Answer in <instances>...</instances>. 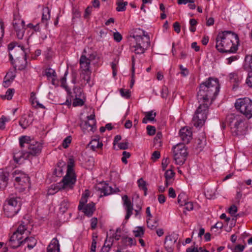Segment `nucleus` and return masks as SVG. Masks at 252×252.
Instances as JSON below:
<instances>
[{
	"label": "nucleus",
	"instance_id": "obj_1",
	"mask_svg": "<svg viewBox=\"0 0 252 252\" xmlns=\"http://www.w3.org/2000/svg\"><path fill=\"white\" fill-rule=\"evenodd\" d=\"M218 78L209 77L201 83L197 93V99L200 103L193 115L192 123L196 127H200L207 119L208 108L220 91Z\"/></svg>",
	"mask_w": 252,
	"mask_h": 252
},
{
	"label": "nucleus",
	"instance_id": "obj_2",
	"mask_svg": "<svg viewBox=\"0 0 252 252\" xmlns=\"http://www.w3.org/2000/svg\"><path fill=\"white\" fill-rule=\"evenodd\" d=\"M238 35L230 31L219 32L216 38V48L220 53H233L238 50Z\"/></svg>",
	"mask_w": 252,
	"mask_h": 252
},
{
	"label": "nucleus",
	"instance_id": "obj_3",
	"mask_svg": "<svg viewBox=\"0 0 252 252\" xmlns=\"http://www.w3.org/2000/svg\"><path fill=\"white\" fill-rule=\"evenodd\" d=\"M74 166V160L72 158H68L67 166V172L66 175L62 179V182L58 185L54 187L53 189H50L49 190L50 194H54V192H51L52 190H56V192L60 189H73L76 179L74 175L73 167Z\"/></svg>",
	"mask_w": 252,
	"mask_h": 252
},
{
	"label": "nucleus",
	"instance_id": "obj_4",
	"mask_svg": "<svg viewBox=\"0 0 252 252\" xmlns=\"http://www.w3.org/2000/svg\"><path fill=\"white\" fill-rule=\"evenodd\" d=\"M19 144L21 148H23L26 145V147L28 148V151L26 152V154L29 158L30 156H37L41 152L42 149V143L32 140L30 136H22L19 138Z\"/></svg>",
	"mask_w": 252,
	"mask_h": 252
},
{
	"label": "nucleus",
	"instance_id": "obj_5",
	"mask_svg": "<svg viewBox=\"0 0 252 252\" xmlns=\"http://www.w3.org/2000/svg\"><path fill=\"white\" fill-rule=\"evenodd\" d=\"M21 201L18 197H9L5 201L3 209L4 215L11 218L17 214L21 209Z\"/></svg>",
	"mask_w": 252,
	"mask_h": 252
},
{
	"label": "nucleus",
	"instance_id": "obj_6",
	"mask_svg": "<svg viewBox=\"0 0 252 252\" xmlns=\"http://www.w3.org/2000/svg\"><path fill=\"white\" fill-rule=\"evenodd\" d=\"M235 106L237 110L248 118L252 117V101L248 97L240 98L236 100Z\"/></svg>",
	"mask_w": 252,
	"mask_h": 252
},
{
	"label": "nucleus",
	"instance_id": "obj_7",
	"mask_svg": "<svg viewBox=\"0 0 252 252\" xmlns=\"http://www.w3.org/2000/svg\"><path fill=\"white\" fill-rule=\"evenodd\" d=\"M174 159L178 165H183L188 156L187 149L184 144L180 143L173 148Z\"/></svg>",
	"mask_w": 252,
	"mask_h": 252
},
{
	"label": "nucleus",
	"instance_id": "obj_8",
	"mask_svg": "<svg viewBox=\"0 0 252 252\" xmlns=\"http://www.w3.org/2000/svg\"><path fill=\"white\" fill-rule=\"evenodd\" d=\"M178 238V235L172 234L166 236L164 242V246L167 252H173L174 246Z\"/></svg>",
	"mask_w": 252,
	"mask_h": 252
},
{
	"label": "nucleus",
	"instance_id": "obj_9",
	"mask_svg": "<svg viewBox=\"0 0 252 252\" xmlns=\"http://www.w3.org/2000/svg\"><path fill=\"white\" fill-rule=\"evenodd\" d=\"M12 175L13 176L15 177V181L22 186H24L26 185L29 184V177L23 172L19 170H16L12 173Z\"/></svg>",
	"mask_w": 252,
	"mask_h": 252
},
{
	"label": "nucleus",
	"instance_id": "obj_10",
	"mask_svg": "<svg viewBox=\"0 0 252 252\" xmlns=\"http://www.w3.org/2000/svg\"><path fill=\"white\" fill-rule=\"evenodd\" d=\"M143 35L145 36L146 41L144 43H143L142 45H135L132 47L134 48V51L136 54H139L144 53L145 49L148 48L150 45V37L148 35L146 34L145 31H142Z\"/></svg>",
	"mask_w": 252,
	"mask_h": 252
},
{
	"label": "nucleus",
	"instance_id": "obj_11",
	"mask_svg": "<svg viewBox=\"0 0 252 252\" xmlns=\"http://www.w3.org/2000/svg\"><path fill=\"white\" fill-rule=\"evenodd\" d=\"M97 189L98 190H100V192L103 193L104 196L108 195L119 191V189L118 188H117L116 189H114L111 187L109 186L106 183H100L98 186L97 187Z\"/></svg>",
	"mask_w": 252,
	"mask_h": 252
},
{
	"label": "nucleus",
	"instance_id": "obj_12",
	"mask_svg": "<svg viewBox=\"0 0 252 252\" xmlns=\"http://www.w3.org/2000/svg\"><path fill=\"white\" fill-rule=\"evenodd\" d=\"M122 199L124 201V205L125 207V209L126 211L125 219L127 220L132 214V211L133 210V205L126 195L123 196L122 197Z\"/></svg>",
	"mask_w": 252,
	"mask_h": 252
},
{
	"label": "nucleus",
	"instance_id": "obj_13",
	"mask_svg": "<svg viewBox=\"0 0 252 252\" xmlns=\"http://www.w3.org/2000/svg\"><path fill=\"white\" fill-rule=\"evenodd\" d=\"M179 135L184 143H188L192 138V131L189 128L185 127L180 129Z\"/></svg>",
	"mask_w": 252,
	"mask_h": 252
},
{
	"label": "nucleus",
	"instance_id": "obj_14",
	"mask_svg": "<svg viewBox=\"0 0 252 252\" xmlns=\"http://www.w3.org/2000/svg\"><path fill=\"white\" fill-rule=\"evenodd\" d=\"M230 119H233L234 121V127L232 128L234 129V132L236 133V135H239L242 134V123H243V120L241 118L237 117L233 115H231Z\"/></svg>",
	"mask_w": 252,
	"mask_h": 252
},
{
	"label": "nucleus",
	"instance_id": "obj_15",
	"mask_svg": "<svg viewBox=\"0 0 252 252\" xmlns=\"http://www.w3.org/2000/svg\"><path fill=\"white\" fill-rule=\"evenodd\" d=\"M79 63L80 68L82 71L84 72L91 71L90 70L91 63L88 61L87 57L84 55H82L79 60Z\"/></svg>",
	"mask_w": 252,
	"mask_h": 252
},
{
	"label": "nucleus",
	"instance_id": "obj_16",
	"mask_svg": "<svg viewBox=\"0 0 252 252\" xmlns=\"http://www.w3.org/2000/svg\"><path fill=\"white\" fill-rule=\"evenodd\" d=\"M95 124L96 121L91 122V123L85 121L80 124V126L84 132L90 131L94 132L96 129Z\"/></svg>",
	"mask_w": 252,
	"mask_h": 252
},
{
	"label": "nucleus",
	"instance_id": "obj_17",
	"mask_svg": "<svg viewBox=\"0 0 252 252\" xmlns=\"http://www.w3.org/2000/svg\"><path fill=\"white\" fill-rule=\"evenodd\" d=\"M47 252H60V245L57 238L52 239L47 247Z\"/></svg>",
	"mask_w": 252,
	"mask_h": 252
},
{
	"label": "nucleus",
	"instance_id": "obj_18",
	"mask_svg": "<svg viewBox=\"0 0 252 252\" xmlns=\"http://www.w3.org/2000/svg\"><path fill=\"white\" fill-rule=\"evenodd\" d=\"M83 212L87 216L91 217L93 215L94 211H95V204L93 202L89 203V204L83 206Z\"/></svg>",
	"mask_w": 252,
	"mask_h": 252
},
{
	"label": "nucleus",
	"instance_id": "obj_19",
	"mask_svg": "<svg viewBox=\"0 0 252 252\" xmlns=\"http://www.w3.org/2000/svg\"><path fill=\"white\" fill-rule=\"evenodd\" d=\"M26 152L18 151L17 152H14L13 154V159L15 162L17 163H20L21 160L26 159L29 158L28 156L26 154Z\"/></svg>",
	"mask_w": 252,
	"mask_h": 252
},
{
	"label": "nucleus",
	"instance_id": "obj_20",
	"mask_svg": "<svg viewBox=\"0 0 252 252\" xmlns=\"http://www.w3.org/2000/svg\"><path fill=\"white\" fill-rule=\"evenodd\" d=\"M88 146L91 149L95 151L96 149L101 148L103 146V143L102 142H100L99 140V137H96L95 138L92 139L88 144Z\"/></svg>",
	"mask_w": 252,
	"mask_h": 252
},
{
	"label": "nucleus",
	"instance_id": "obj_21",
	"mask_svg": "<svg viewBox=\"0 0 252 252\" xmlns=\"http://www.w3.org/2000/svg\"><path fill=\"white\" fill-rule=\"evenodd\" d=\"M24 25L25 24L17 25V26L13 25L15 31L16 32L17 36L20 39H22L24 35Z\"/></svg>",
	"mask_w": 252,
	"mask_h": 252
},
{
	"label": "nucleus",
	"instance_id": "obj_22",
	"mask_svg": "<svg viewBox=\"0 0 252 252\" xmlns=\"http://www.w3.org/2000/svg\"><path fill=\"white\" fill-rule=\"evenodd\" d=\"M121 242L124 246H132L135 245L136 244L135 239L125 236L122 237Z\"/></svg>",
	"mask_w": 252,
	"mask_h": 252
},
{
	"label": "nucleus",
	"instance_id": "obj_23",
	"mask_svg": "<svg viewBox=\"0 0 252 252\" xmlns=\"http://www.w3.org/2000/svg\"><path fill=\"white\" fill-rule=\"evenodd\" d=\"M50 18V10L48 7H44L42 9V22L45 23V26H47V20Z\"/></svg>",
	"mask_w": 252,
	"mask_h": 252
},
{
	"label": "nucleus",
	"instance_id": "obj_24",
	"mask_svg": "<svg viewBox=\"0 0 252 252\" xmlns=\"http://www.w3.org/2000/svg\"><path fill=\"white\" fill-rule=\"evenodd\" d=\"M36 240L33 237H26L24 239V244L27 243V247L29 250H31L36 245Z\"/></svg>",
	"mask_w": 252,
	"mask_h": 252
},
{
	"label": "nucleus",
	"instance_id": "obj_25",
	"mask_svg": "<svg viewBox=\"0 0 252 252\" xmlns=\"http://www.w3.org/2000/svg\"><path fill=\"white\" fill-rule=\"evenodd\" d=\"M19 124L23 129H26L30 125L31 123L29 119L25 115H24L20 119Z\"/></svg>",
	"mask_w": 252,
	"mask_h": 252
},
{
	"label": "nucleus",
	"instance_id": "obj_26",
	"mask_svg": "<svg viewBox=\"0 0 252 252\" xmlns=\"http://www.w3.org/2000/svg\"><path fill=\"white\" fill-rule=\"evenodd\" d=\"M229 78L230 82L233 83V89L235 86H237L238 83L240 81L241 79L235 73H231L229 75Z\"/></svg>",
	"mask_w": 252,
	"mask_h": 252
},
{
	"label": "nucleus",
	"instance_id": "obj_27",
	"mask_svg": "<svg viewBox=\"0 0 252 252\" xmlns=\"http://www.w3.org/2000/svg\"><path fill=\"white\" fill-rule=\"evenodd\" d=\"M142 31L141 32H142ZM142 35H133V38L135 39L136 42V45H142L143 43H144L146 41L145 36L143 35V32H142Z\"/></svg>",
	"mask_w": 252,
	"mask_h": 252
},
{
	"label": "nucleus",
	"instance_id": "obj_28",
	"mask_svg": "<svg viewBox=\"0 0 252 252\" xmlns=\"http://www.w3.org/2000/svg\"><path fill=\"white\" fill-rule=\"evenodd\" d=\"M58 168H56L55 169L54 171V174L56 176H60L62 175V173L63 172L62 167L65 165V162H64L63 161H59L58 163Z\"/></svg>",
	"mask_w": 252,
	"mask_h": 252
},
{
	"label": "nucleus",
	"instance_id": "obj_29",
	"mask_svg": "<svg viewBox=\"0 0 252 252\" xmlns=\"http://www.w3.org/2000/svg\"><path fill=\"white\" fill-rule=\"evenodd\" d=\"M127 2H124L123 0H119L117 2V7L116 10L118 11H124L126 10V5H127Z\"/></svg>",
	"mask_w": 252,
	"mask_h": 252
},
{
	"label": "nucleus",
	"instance_id": "obj_30",
	"mask_svg": "<svg viewBox=\"0 0 252 252\" xmlns=\"http://www.w3.org/2000/svg\"><path fill=\"white\" fill-rule=\"evenodd\" d=\"M245 65H248L250 68V72H252V54L246 56L245 58Z\"/></svg>",
	"mask_w": 252,
	"mask_h": 252
},
{
	"label": "nucleus",
	"instance_id": "obj_31",
	"mask_svg": "<svg viewBox=\"0 0 252 252\" xmlns=\"http://www.w3.org/2000/svg\"><path fill=\"white\" fill-rule=\"evenodd\" d=\"M137 183L139 188L144 191V195L146 196L147 195V188L146 187V182L144 181L142 178H140L138 180Z\"/></svg>",
	"mask_w": 252,
	"mask_h": 252
},
{
	"label": "nucleus",
	"instance_id": "obj_32",
	"mask_svg": "<svg viewBox=\"0 0 252 252\" xmlns=\"http://www.w3.org/2000/svg\"><path fill=\"white\" fill-rule=\"evenodd\" d=\"M88 61L93 64H96L99 60V57L95 53H93L89 55L87 57Z\"/></svg>",
	"mask_w": 252,
	"mask_h": 252
},
{
	"label": "nucleus",
	"instance_id": "obj_33",
	"mask_svg": "<svg viewBox=\"0 0 252 252\" xmlns=\"http://www.w3.org/2000/svg\"><path fill=\"white\" fill-rule=\"evenodd\" d=\"M44 75H46L48 78L56 77V73L54 69L48 68L45 70Z\"/></svg>",
	"mask_w": 252,
	"mask_h": 252
},
{
	"label": "nucleus",
	"instance_id": "obj_34",
	"mask_svg": "<svg viewBox=\"0 0 252 252\" xmlns=\"http://www.w3.org/2000/svg\"><path fill=\"white\" fill-rule=\"evenodd\" d=\"M147 224L148 227L151 229H155L158 226V220L152 221L150 218L147 220Z\"/></svg>",
	"mask_w": 252,
	"mask_h": 252
},
{
	"label": "nucleus",
	"instance_id": "obj_35",
	"mask_svg": "<svg viewBox=\"0 0 252 252\" xmlns=\"http://www.w3.org/2000/svg\"><path fill=\"white\" fill-rule=\"evenodd\" d=\"M24 244V240L22 241H19V240H15L14 241H12L11 238H10L9 240V246L12 249H16L18 247L20 246L21 245Z\"/></svg>",
	"mask_w": 252,
	"mask_h": 252
},
{
	"label": "nucleus",
	"instance_id": "obj_36",
	"mask_svg": "<svg viewBox=\"0 0 252 252\" xmlns=\"http://www.w3.org/2000/svg\"><path fill=\"white\" fill-rule=\"evenodd\" d=\"M69 206V202L67 199H64L61 203L60 209L63 212H65Z\"/></svg>",
	"mask_w": 252,
	"mask_h": 252
},
{
	"label": "nucleus",
	"instance_id": "obj_37",
	"mask_svg": "<svg viewBox=\"0 0 252 252\" xmlns=\"http://www.w3.org/2000/svg\"><path fill=\"white\" fill-rule=\"evenodd\" d=\"M25 24L23 20L21 19L20 16L18 15L14 14L13 21L12 23L13 25L17 26V25Z\"/></svg>",
	"mask_w": 252,
	"mask_h": 252
},
{
	"label": "nucleus",
	"instance_id": "obj_38",
	"mask_svg": "<svg viewBox=\"0 0 252 252\" xmlns=\"http://www.w3.org/2000/svg\"><path fill=\"white\" fill-rule=\"evenodd\" d=\"M187 196L184 193H180L178 196V202L181 206H183L186 202Z\"/></svg>",
	"mask_w": 252,
	"mask_h": 252
},
{
	"label": "nucleus",
	"instance_id": "obj_39",
	"mask_svg": "<svg viewBox=\"0 0 252 252\" xmlns=\"http://www.w3.org/2000/svg\"><path fill=\"white\" fill-rule=\"evenodd\" d=\"M156 113L154 111H150L145 113V116L149 121H153L155 120V118L156 116Z\"/></svg>",
	"mask_w": 252,
	"mask_h": 252
},
{
	"label": "nucleus",
	"instance_id": "obj_40",
	"mask_svg": "<svg viewBox=\"0 0 252 252\" xmlns=\"http://www.w3.org/2000/svg\"><path fill=\"white\" fill-rule=\"evenodd\" d=\"M175 173L171 169H169L166 171L164 176L166 180H170L174 176Z\"/></svg>",
	"mask_w": 252,
	"mask_h": 252
},
{
	"label": "nucleus",
	"instance_id": "obj_41",
	"mask_svg": "<svg viewBox=\"0 0 252 252\" xmlns=\"http://www.w3.org/2000/svg\"><path fill=\"white\" fill-rule=\"evenodd\" d=\"M92 71L84 72L82 73V75H83V79L86 81V83L90 84V79H91V74Z\"/></svg>",
	"mask_w": 252,
	"mask_h": 252
},
{
	"label": "nucleus",
	"instance_id": "obj_42",
	"mask_svg": "<svg viewBox=\"0 0 252 252\" xmlns=\"http://www.w3.org/2000/svg\"><path fill=\"white\" fill-rule=\"evenodd\" d=\"M77 95H75V99L74 100L73 102V106L74 107L78 106H82L83 105L84 102V101L79 98L77 97Z\"/></svg>",
	"mask_w": 252,
	"mask_h": 252
},
{
	"label": "nucleus",
	"instance_id": "obj_43",
	"mask_svg": "<svg viewBox=\"0 0 252 252\" xmlns=\"http://www.w3.org/2000/svg\"><path fill=\"white\" fill-rule=\"evenodd\" d=\"M133 233L136 237H141L144 234V229L142 227H138L136 230H134Z\"/></svg>",
	"mask_w": 252,
	"mask_h": 252
},
{
	"label": "nucleus",
	"instance_id": "obj_44",
	"mask_svg": "<svg viewBox=\"0 0 252 252\" xmlns=\"http://www.w3.org/2000/svg\"><path fill=\"white\" fill-rule=\"evenodd\" d=\"M10 238H11L12 241H14L15 240H19V241H22L21 240L22 239V236L20 233L14 232L11 236Z\"/></svg>",
	"mask_w": 252,
	"mask_h": 252
},
{
	"label": "nucleus",
	"instance_id": "obj_45",
	"mask_svg": "<svg viewBox=\"0 0 252 252\" xmlns=\"http://www.w3.org/2000/svg\"><path fill=\"white\" fill-rule=\"evenodd\" d=\"M14 93V89H8L6 92V94L4 96V98H6L8 100H10L12 99L13 95Z\"/></svg>",
	"mask_w": 252,
	"mask_h": 252
},
{
	"label": "nucleus",
	"instance_id": "obj_46",
	"mask_svg": "<svg viewBox=\"0 0 252 252\" xmlns=\"http://www.w3.org/2000/svg\"><path fill=\"white\" fill-rule=\"evenodd\" d=\"M87 196L86 194L82 196L80 201L79 204L78 205V209L79 210H81V209H83V206H84L85 205V204L87 202Z\"/></svg>",
	"mask_w": 252,
	"mask_h": 252
},
{
	"label": "nucleus",
	"instance_id": "obj_47",
	"mask_svg": "<svg viewBox=\"0 0 252 252\" xmlns=\"http://www.w3.org/2000/svg\"><path fill=\"white\" fill-rule=\"evenodd\" d=\"M97 237L94 236V235L93 236V241L91 247V251L90 252H95L96 246V239Z\"/></svg>",
	"mask_w": 252,
	"mask_h": 252
},
{
	"label": "nucleus",
	"instance_id": "obj_48",
	"mask_svg": "<svg viewBox=\"0 0 252 252\" xmlns=\"http://www.w3.org/2000/svg\"><path fill=\"white\" fill-rule=\"evenodd\" d=\"M146 129L147 133L149 135H154L156 133V128L154 126H148Z\"/></svg>",
	"mask_w": 252,
	"mask_h": 252
},
{
	"label": "nucleus",
	"instance_id": "obj_49",
	"mask_svg": "<svg viewBox=\"0 0 252 252\" xmlns=\"http://www.w3.org/2000/svg\"><path fill=\"white\" fill-rule=\"evenodd\" d=\"M71 137L70 136H67L66 137L63 142V147L64 148H67L68 147V144L71 143Z\"/></svg>",
	"mask_w": 252,
	"mask_h": 252
},
{
	"label": "nucleus",
	"instance_id": "obj_50",
	"mask_svg": "<svg viewBox=\"0 0 252 252\" xmlns=\"http://www.w3.org/2000/svg\"><path fill=\"white\" fill-rule=\"evenodd\" d=\"M179 68H180V70H181L180 73L181 74V75L182 76L185 77L189 75V71L187 68L184 67L181 64L179 65Z\"/></svg>",
	"mask_w": 252,
	"mask_h": 252
},
{
	"label": "nucleus",
	"instance_id": "obj_51",
	"mask_svg": "<svg viewBox=\"0 0 252 252\" xmlns=\"http://www.w3.org/2000/svg\"><path fill=\"white\" fill-rule=\"evenodd\" d=\"M121 95L126 98H129L130 96V92L129 90H125L123 89H121L120 91Z\"/></svg>",
	"mask_w": 252,
	"mask_h": 252
},
{
	"label": "nucleus",
	"instance_id": "obj_52",
	"mask_svg": "<svg viewBox=\"0 0 252 252\" xmlns=\"http://www.w3.org/2000/svg\"><path fill=\"white\" fill-rule=\"evenodd\" d=\"M130 156V154L126 151H124L123 152V157L122 158V161L125 164L127 163V161L126 159L129 158Z\"/></svg>",
	"mask_w": 252,
	"mask_h": 252
},
{
	"label": "nucleus",
	"instance_id": "obj_53",
	"mask_svg": "<svg viewBox=\"0 0 252 252\" xmlns=\"http://www.w3.org/2000/svg\"><path fill=\"white\" fill-rule=\"evenodd\" d=\"M246 83L249 87L252 88V72H249Z\"/></svg>",
	"mask_w": 252,
	"mask_h": 252
},
{
	"label": "nucleus",
	"instance_id": "obj_54",
	"mask_svg": "<svg viewBox=\"0 0 252 252\" xmlns=\"http://www.w3.org/2000/svg\"><path fill=\"white\" fill-rule=\"evenodd\" d=\"M15 51L21 50L22 53L24 54V59L25 60H27V55L28 54L27 50L28 49H25L23 46H19L15 49Z\"/></svg>",
	"mask_w": 252,
	"mask_h": 252
},
{
	"label": "nucleus",
	"instance_id": "obj_55",
	"mask_svg": "<svg viewBox=\"0 0 252 252\" xmlns=\"http://www.w3.org/2000/svg\"><path fill=\"white\" fill-rule=\"evenodd\" d=\"M118 147L120 149L126 150L128 148V142L126 140L125 142H122L118 144Z\"/></svg>",
	"mask_w": 252,
	"mask_h": 252
},
{
	"label": "nucleus",
	"instance_id": "obj_56",
	"mask_svg": "<svg viewBox=\"0 0 252 252\" xmlns=\"http://www.w3.org/2000/svg\"><path fill=\"white\" fill-rule=\"evenodd\" d=\"M8 121V119L4 116L1 118L0 119V129H3L5 128V123Z\"/></svg>",
	"mask_w": 252,
	"mask_h": 252
},
{
	"label": "nucleus",
	"instance_id": "obj_57",
	"mask_svg": "<svg viewBox=\"0 0 252 252\" xmlns=\"http://www.w3.org/2000/svg\"><path fill=\"white\" fill-rule=\"evenodd\" d=\"M113 37L114 40L118 42H120L122 39V35L118 32H114Z\"/></svg>",
	"mask_w": 252,
	"mask_h": 252
},
{
	"label": "nucleus",
	"instance_id": "obj_58",
	"mask_svg": "<svg viewBox=\"0 0 252 252\" xmlns=\"http://www.w3.org/2000/svg\"><path fill=\"white\" fill-rule=\"evenodd\" d=\"M168 94V88L166 86H163L161 92V96L162 98H165L167 97Z\"/></svg>",
	"mask_w": 252,
	"mask_h": 252
},
{
	"label": "nucleus",
	"instance_id": "obj_59",
	"mask_svg": "<svg viewBox=\"0 0 252 252\" xmlns=\"http://www.w3.org/2000/svg\"><path fill=\"white\" fill-rule=\"evenodd\" d=\"M4 35V24L2 21H0V41H1Z\"/></svg>",
	"mask_w": 252,
	"mask_h": 252
},
{
	"label": "nucleus",
	"instance_id": "obj_60",
	"mask_svg": "<svg viewBox=\"0 0 252 252\" xmlns=\"http://www.w3.org/2000/svg\"><path fill=\"white\" fill-rule=\"evenodd\" d=\"M239 56L238 55H235L231 56L229 58H227L226 59L227 61V64H230L233 62V61H236L238 59Z\"/></svg>",
	"mask_w": 252,
	"mask_h": 252
},
{
	"label": "nucleus",
	"instance_id": "obj_61",
	"mask_svg": "<svg viewBox=\"0 0 252 252\" xmlns=\"http://www.w3.org/2000/svg\"><path fill=\"white\" fill-rule=\"evenodd\" d=\"M97 223V220L96 218H93L91 220V228L93 229H94L96 228V225Z\"/></svg>",
	"mask_w": 252,
	"mask_h": 252
},
{
	"label": "nucleus",
	"instance_id": "obj_62",
	"mask_svg": "<svg viewBox=\"0 0 252 252\" xmlns=\"http://www.w3.org/2000/svg\"><path fill=\"white\" fill-rule=\"evenodd\" d=\"M169 162V160L168 158H167L163 159L161 164H162V169L163 170L166 169Z\"/></svg>",
	"mask_w": 252,
	"mask_h": 252
},
{
	"label": "nucleus",
	"instance_id": "obj_63",
	"mask_svg": "<svg viewBox=\"0 0 252 252\" xmlns=\"http://www.w3.org/2000/svg\"><path fill=\"white\" fill-rule=\"evenodd\" d=\"M237 212V208L236 205H233L229 208V213L231 215H234Z\"/></svg>",
	"mask_w": 252,
	"mask_h": 252
},
{
	"label": "nucleus",
	"instance_id": "obj_64",
	"mask_svg": "<svg viewBox=\"0 0 252 252\" xmlns=\"http://www.w3.org/2000/svg\"><path fill=\"white\" fill-rule=\"evenodd\" d=\"M92 6H88L85 10L84 13V17L87 18L90 15L92 12Z\"/></svg>",
	"mask_w": 252,
	"mask_h": 252
}]
</instances>
